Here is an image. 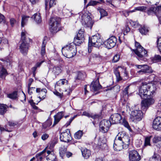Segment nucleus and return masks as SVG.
<instances>
[{
    "label": "nucleus",
    "mask_w": 161,
    "mask_h": 161,
    "mask_svg": "<svg viewBox=\"0 0 161 161\" xmlns=\"http://www.w3.org/2000/svg\"><path fill=\"white\" fill-rule=\"evenodd\" d=\"M116 42V38L114 36L110 37L103 42L99 35L92 36L91 38H89L88 52L89 53H91L92 47H98L103 44L104 46L106 48L108 49L111 48L115 45Z\"/></svg>",
    "instance_id": "obj_1"
},
{
    "label": "nucleus",
    "mask_w": 161,
    "mask_h": 161,
    "mask_svg": "<svg viewBox=\"0 0 161 161\" xmlns=\"http://www.w3.org/2000/svg\"><path fill=\"white\" fill-rule=\"evenodd\" d=\"M130 143L129 137L125 132H119L114 140L113 147L115 150L119 151L128 147Z\"/></svg>",
    "instance_id": "obj_2"
},
{
    "label": "nucleus",
    "mask_w": 161,
    "mask_h": 161,
    "mask_svg": "<svg viewBox=\"0 0 161 161\" xmlns=\"http://www.w3.org/2000/svg\"><path fill=\"white\" fill-rule=\"evenodd\" d=\"M27 33L25 31H23L21 33V43L19 47L20 52L24 55H26L28 51L29 46L28 42L30 41V39L27 37Z\"/></svg>",
    "instance_id": "obj_3"
},
{
    "label": "nucleus",
    "mask_w": 161,
    "mask_h": 161,
    "mask_svg": "<svg viewBox=\"0 0 161 161\" xmlns=\"http://www.w3.org/2000/svg\"><path fill=\"white\" fill-rule=\"evenodd\" d=\"M77 52L76 47L75 44L71 43L63 47L62 52L64 56L70 58L75 55Z\"/></svg>",
    "instance_id": "obj_4"
},
{
    "label": "nucleus",
    "mask_w": 161,
    "mask_h": 161,
    "mask_svg": "<svg viewBox=\"0 0 161 161\" xmlns=\"http://www.w3.org/2000/svg\"><path fill=\"white\" fill-rule=\"evenodd\" d=\"M79 18L81 17V22L84 27H89L91 29L93 24V22L92 21L90 17L91 13L89 12H84L82 11L79 14Z\"/></svg>",
    "instance_id": "obj_5"
},
{
    "label": "nucleus",
    "mask_w": 161,
    "mask_h": 161,
    "mask_svg": "<svg viewBox=\"0 0 161 161\" xmlns=\"http://www.w3.org/2000/svg\"><path fill=\"white\" fill-rule=\"evenodd\" d=\"M136 49L133 50L137 56L139 60H143L144 58L147 56V52L137 42H135Z\"/></svg>",
    "instance_id": "obj_6"
},
{
    "label": "nucleus",
    "mask_w": 161,
    "mask_h": 161,
    "mask_svg": "<svg viewBox=\"0 0 161 161\" xmlns=\"http://www.w3.org/2000/svg\"><path fill=\"white\" fill-rule=\"evenodd\" d=\"M60 19L58 17H53L50 19L49 22L50 30L53 33H56L59 31Z\"/></svg>",
    "instance_id": "obj_7"
},
{
    "label": "nucleus",
    "mask_w": 161,
    "mask_h": 161,
    "mask_svg": "<svg viewBox=\"0 0 161 161\" xmlns=\"http://www.w3.org/2000/svg\"><path fill=\"white\" fill-rule=\"evenodd\" d=\"M143 117V113L142 111L136 110L132 112L130 116V119L132 121L136 123L142 120Z\"/></svg>",
    "instance_id": "obj_8"
},
{
    "label": "nucleus",
    "mask_w": 161,
    "mask_h": 161,
    "mask_svg": "<svg viewBox=\"0 0 161 161\" xmlns=\"http://www.w3.org/2000/svg\"><path fill=\"white\" fill-rule=\"evenodd\" d=\"M114 72L118 80H122L121 76L128 77V73L126 68L119 67L115 69Z\"/></svg>",
    "instance_id": "obj_9"
},
{
    "label": "nucleus",
    "mask_w": 161,
    "mask_h": 161,
    "mask_svg": "<svg viewBox=\"0 0 161 161\" xmlns=\"http://www.w3.org/2000/svg\"><path fill=\"white\" fill-rule=\"evenodd\" d=\"M147 98L142 100L141 102L142 107V109L145 110L151 105L153 104L155 100L152 96L148 95Z\"/></svg>",
    "instance_id": "obj_10"
},
{
    "label": "nucleus",
    "mask_w": 161,
    "mask_h": 161,
    "mask_svg": "<svg viewBox=\"0 0 161 161\" xmlns=\"http://www.w3.org/2000/svg\"><path fill=\"white\" fill-rule=\"evenodd\" d=\"M109 120L104 119L101 121L99 124V130L103 133L108 132L111 124Z\"/></svg>",
    "instance_id": "obj_11"
},
{
    "label": "nucleus",
    "mask_w": 161,
    "mask_h": 161,
    "mask_svg": "<svg viewBox=\"0 0 161 161\" xmlns=\"http://www.w3.org/2000/svg\"><path fill=\"white\" fill-rule=\"evenodd\" d=\"M60 139L61 141L64 142H69L70 141L72 137L70 134V130L67 129L65 131L62 132L60 136Z\"/></svg>",
    "instance_id": "obj_12"
},
{
    "label": "nucleus",
    "mask_w": 161,
    "mask_h": 161,
    "mask_svg": "<svg viewBox=\"0 0 161 161\" xmlns=\"http://www.w3.org/2000/svg\"><path fill=\"white\" fill-rule=\"evenodd\" d=\"M129 156L130 161H139L141 159V156L136 150L130 151L129 153Z\"/></svg>",
    "instance_id": "obj_13"
},
{
    "label": "nucleus",
    "mask_w": 161,
    "mask_h": 161,
    "mask_svg": "<svg viewBox=\"0 0 161 161\" xmlns=\"http://www.w3.org/2000/svg\"><path fill=\"white\" fill-rule=\"evenodd\" d=\"M122 117L119 114H112L110 118L109 121L111 124H118L121 123Z\"/></svg>",
    "instance_id": "obj_14"
},
{
    "label": "nucleus",
    "mask_w": 161,
    "mask_h": 161,
    "mask_svg": "<svg viewBox=\"0 0 161 161\" xmlns=\"http://www.w3.org/2000/svg\"><path fill=\"white\" fill-rule=\"evenodd\" d=\"M142 85L140 87L139 95L142 98L145 96L148 95V90L147 89V84L146 83H142Z\"/></svg>",
    "instance_id": "obj_15"
},
{
    "label": "nucleus",
    "mask_w": 161,
    "mask_h": 161,
    "mask_svg": "<svg viewBox=\"0 0 161 161\" xmlns=\"http://www.w3.org/2000/svg\"><path fill=\"white\" fill-rule=\"evenodd\" d=\"M90 88L91 91L92 92L97 91L102 88V86L99 84V78L92 82L90 86Z\"/></svg>",
    "instance_id": "obj_16"
},
{
    "label": "nucleus",
    "mask_w": 161,
    "mask_h": 161,
    "mask_svg": "<svg viewBox=\"0 0 161 161\" xmlns=\"http://www.w3.org/2000/svg\"><path fill=\"white\" fill-rule=\"evenodd\" d=\"M153 127L155 130H161V117H158L153 121Z\"/></svg>",
    "instance_id": "obj_17"
},
{
    "label": "nucleus",
    "mask_w": 161,
    "mask_h": 161,
    "mask_svg": "<svg viewBox=\"0 0 161 161\" xmlns=\"http://www.w3.org/2000/svg\"><path fill=\"white\" fill-rule=\"evenodd\" d=\"M149 15H155L156 16H158V14L160 12L158 6L157 7H151L148 8L147 11H145Z\"/></svg>",
    "instance_id": "obj_18"
},
{
    "label": "nucleus",
    "mask_w": 161,
    "mask_h": 161,
    "mask_svg": "<svg viewBox=\"0 0 161 161\" xmlns=\"http://www.w3.org/2000/svg\"><path fill=\"white\" fill-rule=\"evenodd\" d=\"M44 150H45V155L46 153L47 154L46 156V159L47 161H57L56 156L53 152H51L49 150L46 151L45 149Z\"/></svg>",
    "instance_id": "obj_19"
},
{
    "label": "nucleus",
    "mask_w": 161,
    "mask_h": 161,
    "mask_svg": "<svg viewBox=\"0 0 161 161\" xmlns=\"http://www.w3.org/2000/svg\"><path fill=\"white\" fill-rule=\"evenodd\" d=\"M56 0H45V9L46 10L54 7L56 4Z\"/></svg>",
    "instance_id": "obj_20"
},
{
    "label": "nucleus",
    "mask_w": 161,
    "mask_h": 161,
    "mask_svg": "<svg viewBox=\"0 0 161 161\" xmlns=\"http://www.w3.org/2000/svg\"><path fill=\"white\" fill-rule=\"evenodd\" d=\"M147 86L148 93H149V94H148V95L151 96V93H152V95H153L156 90V86L155 85H153L151 83H148L147 84Z\"/></svg>",
    "instance_id": "obj_21"
},
{
    "label": "nucleus",
    "mask_w": 161,
    "mask_h": 161,
    "mask_svg": "<svg viewBox=\"0 0 161 161\" xmlns=\"http://www.w3.org/2000/svg\"><path fill=\"white\" fill-rule=\"evenodd\" d=\"M37 93H39V98L41 99H44L46 96V93L47 90L45 89H41L40 88H37L36 90Z\"/></svg>",
    "instance_id": "obj_22"
},
{
    "label": "nucleus",
    "mask_w": 161,
    "mask_h": 161,
    "mask_svg": "<svg viewBox=\"0 0 161 161\" xmlns=\"http://www.w3.org/2000/svg\"><path fill=\"white\" fill-rule=\"evenodd\" d=\"M64 114L63 111L58 112L57 114L54 116V120L53 126L57 124L64 116Z\"/></svg>",
    "instance_id": "obj_23"
},
{
    "label": "nucleus",
    "mask_w": 161,
    "mask_h": 161,
    "mask_svg": "<svg viewBox=\"0 0 161 161\" xmlns=\"http://www.w3.org/2000/svg\"><path fill=\"white\" fill-rule=\"evenodd\" d=\"M62 71V66L61 65H59L54 66L53 68L52 72L55 75H58Z\"/></svg>",
    "instance_id": "obj_24"
},
{
    "label": "nucleus",
    "mask_w": 161,
    "mask_h": 161,
    "mask_svg": "<svg viewBox=\"0 0 161 161\" xmlns=\"http://www.w3.org/2000/svg\"><path fill=\"white\" fill-rule=\"evenodd\" d=\"M47 37L46 36H45L43 39L42 46L41 49V54L42 56H44L45 53V47L46 44V40L47 39Z\"/></svg>",
    "instance_id": "obj_25"
},
{
    "label": "nucleus",
    "mask_w": 161,
    "mask_h": 161,
    "mask_svg": "<svg viewBox=\"0 0 161 161\" xmlns=\"http://www.w3.org/2000/svg\"><path fill=\"white\" fill-rule=\"evenodd\" d=\"M31 18L33 19L37 24L40 23L42 21L41 16L39 13L34 14Z\"/></svg>",
    "instance_id": "obj_26"
},
{
    "label": "nucleus",
    "mask_w": 161,
    "mask_h": 161,
    "mask_svg": "<svg viewBox=\"0 0 161 161\" xmlns=\"http://www.w3.org/2000/svg\"><path fill=\"white\" fill-rule=\"evenodd\" d=\"M45 150H43L41 152L37 154L36 155V158L37 161H42L43 158L45 157Z\"/></svg>",
    "instance_id": "obj_27"
},
{
    "label": "nucleus",
    "mask_w": 161,
    "mask_h": 161,
    "mask_svg": "<svg viewBox=\"0 0 161 161\" xmlns=\"http://www.w3.org/2000/svg\"><path fill=\"white\" fill-rule=\"evenodd\" d=\"M152 71L151 70L150 68L147 65H146L144 68H142L139 71H137V73L140 74H142L144 73H152Z\"/></svg>",
    "instance_id": "obj_28"
},
{
    "label": "nucleus",
    "mask_w": 161,
    "mask_h": 161,
    "mask_svg": "<svg viewBox=\"0 0 161 161\" xmlns=\"http://www.w3.org/2000/svg\"><path fill=\"white\" fill-rule=\"evenodd\" d=\"M85 76V74L84 72H78L75 77V79L76 80H83Z\"/></svg>",
    "instance_id": "obj_29"
},
{
    "label": "nucleus",
    "mask_w": 161,
    "mask_h": 161,
    "mask_svg": "<svg viewBox=\"0 0 161 161\" xmlns=\"http://www.w3.org/2000/svg\"><path fill=\"white\" fill-rule=\"evenodd\" d=\"M68 81L65 79H60L56 82L55 85V87H57L58 86H61L64 85H67Z\"/></svg>",
    "instance_id": "obj_30"
},
{
    "label": "nucleus",
    "mask_w": 161,
    "mask_h": 161,
    "mask_svg": "<svg viewBox=\"0 0 161 161\" xmlns=\"http://www.w3.org/2000/svg\"><path fill=\"white\" fill-rule=\"evenodd\" d=\"M8 75L6 69L3 67L0 68V77L2 79H4Z\"/></svg>",
    "instance_id": "obj_31"
},
{
    "label": "nucleus",
    "mask_w": 161,
    "mask_h": 161,
    "mask_svg": "<svg viewBox=\"0 0 161 161\" xmlns=\"http://www.w3.org/2000/svg\"><path fill=\"white\" fill-rule=\"evenodd\" d=\"M147 7L144 6H141L135 7L133 10H128L129 14L135 12L136 11H143L144 10H146Z\"/></svg>",
    "instance_id": "obj_32"
},
{
    "label": "nucleus",
    "mask_w": 161,
    "mask_h": 161,
    "mask_svg": "<svg viewBox=\"0 0 161 161\" xmlns=\"http://www.w3.org/2000/svg\"><path fill=\"white\" fill-rule=\"evenodd\" d=\"M147 7L144 6H141L135 7L133 10H128L129 14L135 12L136 11H143L144 10H146Z\"/></svg>",
    "instance_id": "obj_33"
},
{
    "label": "nucleus",
    "mask_w": 161,
    "mask_h": 161,
    "mask_svg": "<svg viewBox=\"0 0 161 161\" xmlns=\"http://www.w3.org/2000/svg\"><path fill=\"white\" fill-rule=\"evenodd\" d=\"M139 30L140 32L142 35L146 34L149 31L148 27L145 25H143L142 26Z\"/></svg>",
    "instance_id": "obj_34"
},
{
    "label": "nucleus",
    "mask_w": 161,
    "mask_h": 161,
    "mask_svg": "<svg viewBox=\"0 0 161 161\" xmlns=\"http://www.w3.org/2000/svg\"><path fill=\"white\" fill-rule=\"evenodd\" d=\"M84 40L79 38L76 36L74 38L73 43L76 46V45L79 46L84 41Z\"/></svg>",
    "instance_id": "obj_35"
},
{
    "label": "nucleus",
    "mask_w": 161,
    "mask_h": 161,
    "mask_svg": "<svg viewBox=\"0 0 161 161\" xmlns=\"http://www.w3.org/2000/svg\"><path fill=\"white\" fill-rule=\"evenodd\" d=\"M82 153L83 157L86 159L88 158L90 155V151L88 149H84L83 151H82Z\"/></svg>",
    "instance_id": "obj_36"
},
{
    "label": "nucleus",
    "mask_w": 161,
    "mask_h": 161,
    "mask_svg": "<svg viewBox=\"0 0 161 161\" xmlns=\"http://www.w3.org/2000/svg\"><path fill=\"white\" fill-rule=\"evenodd\" d=\"M8 107L6 105L1 104L0 105V114L3 115L7 111Z\"/></svg>",
    "instance_id": "obj_37"
},
{
    "label": "nucleus",
    "mask_w": 161,
    "mask_h": 161,
    "mask_svg": "<svg viewBox=\"0 0 161 161\" xmlns=\"http://www.w3.org/2000/svg\"><path fill=\"white\" fill-rule=\"evenodd\" d=\"M82 115H84L85 116H86L88 117H91L93 119H95L98 117V115H93L92 114H90L86 111L84 112Z\"/></svg>",
    "instance_id": "obj_38"
},
{
    "label": "nucleus",
    "mask_w": 161,
    "mask_h": 161,
    "mask_svg": "<svg viewBox=\"0 0 161 161\" xmlns=\"http://www.w3.org/2000/svg\"><path fill=\"white\" fill-rule=\"evenodd\" d=\"M30 17L25 15H23L22 16L21 20V26L22 27L24 26L25 25L27 22Z\"/></svg>",
    "instance_id": "obj_39"
},
{
    "label": "nucleus",
    "mask_w": 161,
    "mask_h": 161,
    "mask_svg": "<svg viewBox=\"0 0 161 161\" xmlns=\"http://www.w3.org/2000/svg\"><path fill=\"white\" fill-rule=\"evenodd\" d=\"M121 121V123H120L122 124L126 128L130 131H131V129L127 121L124 119H122Z\"/></svg>",
    "instance_id": "obj_40"
},
{
    "label": "nucleus",
    "mask_w": 161,
    "mask_h": 161,
    "mask_svg": "<svg viewBox=\"0 0 161 161\" xmlns=\"http://www.w3.org/2000/svg\"><path fill=\"white\" fill-rule=\"evenodd\" d=\"M76 36L79 38H81L84 40V29H81L78 31Z\"/></svg>",
    "instance_id": "obj_41"
},
{
    "label": "nucleus",
    "mask_w": 161,
    "mask_h": 161,
    "mask_svg": "<svg viewBox=\"0 0 161 161\" xmlns=\"http://www.w3.org/2000/svg\"><path fill=\"white\" fill-rule=\"evenodd\" d=\"M97 10L99 11L101 17L100 19L102 17L107 16L108 13L104 9L100 8H99L97 9Z\"/></svg>",
    "instance_id": "obj_42"
},
{
    "label": "nucleus",
    "mask_w": 161,
    "mask_h": 161,
    "mask_svg": "<svg viewBox=\"0 0 161 161\" xmlns=\"http://www.w3.org/2000/svg\"><path fill=\"white\" fill-rule=\"evenodd\" d=\"M67 151V148L64 147H61L59 149V154L60 156L63 158L64 154L66 153Z\"/></svg>",
    "instance_id": "obj_43"
},
{
    "label": "nucleus",
    "mask_w": 161,
    "mask_h": 161,
    "mask_svg": "<svg viewBox=\"0 0 161 161\" xmlns=\"http://www.w3.org/2000/svg\"><path fill=\"white\" fill-rule=\"evenodd\" d=\"M82 135V131L79 130L75 133L74 137L76 139H80L81 138Z\"/></svg>",
    "instance_id": "obj_44"
},
{
    "label": "nucleus",
    "mask_w": 161,
    "mask_h": 161,
    "mask_svg": "<svg viewBox=\"0 0 161 161\" xmlns=\"http://www.w3.org/2000/svg\"><path fill=\"white\" fill-rule=\"evenodd\" d=\"M151 137L152 136H150L146 137L145 138V143L144 145V146L146 147L147 146L150 145V141Z\"/></svg>",
    "instance_id": "obj_45"
},
{
    "label": "nucleus",
    "mask_w": 161,
    "mask_h": 161,
    "mask_svg": "<svg viewBox=\"0 0 161 161\" xmlns=\"http://www.w3.org/2000/svg\"><path fill=\"white\" fill-rule=\"evenodd\" d=\"M17 93L16 92H14L12 93L8 94L7 97L12 99H15L16 98Z\"/></svg>",
    "instance_id": "obj_46"
},
{
    "label": "nucleus",
    "mask_w": 161,
    "mask_h": 161,
    "mask_svg": "<svg viewBox=\"0 0 161 161\" xmlns=\"http://www.w3.org/2000/svg\"><path fill=\"white\" fill-rule=\"evenodd\" d=\"M150 161H160L159 156L157 154H154L150 158Z\"/></svg>",
    "instance_id": "obj_47"
},
{
    "label": "nucleus",
    "mask_w": 161,
    "mask_h": 161,
    "mask_svg": "<svg viewBox=\"0 0 161 161\" xmlns=\"http://www.w3.org/2000/svg\"><path fill=\"white\" fill-rule=\"evenodd\" d=\"M161 141V137L159 136H155L153 139V142L154 143H157Z\"/></svg>",
    "instance_id": "obj_48"
},
{
    "label": "nucleus",
    "mask_w": 161,
    "mask_h": 161,
    "mask_svg": "<svg viewBox=\"0 0 161 161\" xmlns=\"http://www.w3.org/2000/svg\"><path fill=\"white\" fill-rule=\"evenodd\" d=\"M129 23L134 28H136L138 26V24L137 22L130 20Z\"/></svg>",
    "instance_id": "obj_49"
},
{
    "label": "nucleus",
    "mask_w": 161,
    "mask_h": 161,
    "mask_svg": "<svg viewBox=\"0 0 161 161\" xmlns=\"http://www.w3.org/2000/svg\"><path fill=\"white\" fill-rule=\"evenodd\" d=\"M129 86H127L126 88H125L124 90L123 91V94L124 95V96H127V97H128V91L129 88Z\"/></svg>",
    "instance_id": "obj_50"
},
{
    "label": "nucleus",
    "mask_w": 161,
    "mask_h": 161,
    "mask_svg": "<svg viewBox=\"0 0 161 161\" xmlns=\"http://www.w3.org/2000/svg\"><path fill=\"white\" fill-rule=\"evenodd\" d=\"M99 3L98 2L96 1H91L87 5L88 6H94L97 5L98 3Z\"/></svg>",
    "instance_id": "obj_51"
},
{
    "label": "nucleus",
    "mask_w": 161,
    "mask_h": 161,
    "mask_svg": "<svg viewBox=\"0 0 161 161\" xmlns=\"http://www.w3.org/2000/svg\"><path fill=\"white\" fill-rule=\"evenodd\" d=\"M120 58V55L119 54H116L114 57L113 59V62H118Z\"/></svg>",
    "instance_id": "obj_52"
},
{
    "label": "nucleus",
    "mask_w": 161,
    "mask_h": 161,
    "mask_svg": "<svg viewBox=\"0 0 161 161\" xmlns=\"http://www.w3.org/2000/svg\"><path fill=\"white\" fill-rule=\"evenodd\" d=\"M30 103L32 108L35 110H39L37 107L36 106L35 103L33 102L32 100L30 101Z\"/></svg>",
    "instance_id": "obj_53"
},
{
    "label": "nucleus",
    "mask_w": 161,
    "mask_h": 161,
    "mask_svg": "<svg viewBox=\"0 0 161 161\" xmlns=\"http://www.w3.org/2000/svg\"><path fill=\"white\" fill-rule=\"evenodd\" d=\"M157 42L158 48L161 51V37L158 38Z\"/></svg>",
    "instance_id": "obj_54"
},
{
    "label": "nucleus",
    "mask_w": 161,
    "mask_h": 161,
    "mask_svg": "<svg viewBox=\"0 0 161 161\" xmlns=\"http://www.w3.org/2000/svg\"><path fill=\"white\" fill-rule=\"evenodd\" d=\"M120 14L124 15L126 17L128 16L129 14L128 10L121 11H120Z\"/></svg>",
    "instance_id": "obj_55"
},
{
    "label": "nucleus",
    "mask_w": 161,
    "mask_h": 161,
    "mask_svg": "<svg viewBox=\"0 0 161 161\" xmlns=\"http://www.w3.org/2000/svg\"><path fill=\"white\" fill-rule=\"evenodd\" d=\"M130 31V28L128 26H126L125 27L124 29V34L125 35H126L128 32H129Z\"/></svg>",
    "instance_id": "obj_56"
},
{
    "label": "nucleus",
    "mask_w": 161,
    "mask_h": 161,
    "mask_svg": "<svg viewBox=\"0 0 161 161\" xmlns=\"http://www.w3.org/2000/svg\"><path fill=\"white\" fill-rule=\"evenodd\" d=\"M5 22V19L4 16L2 14H0V24L4 23Z\"/></svg>",
    "instance_id": "obj_57"
},
{
    "label": "nucleus",
    "mask_w": 161,
    "mask_h": 161,
    "mask_svg": "<svg viewBox=\"0 0 161 161\" xmlns=\"http://www.w3.org/2000/svg\"><path fill=\"white\" fill-rule=\"evenodd\" d=\"M18 124V123L14 121H9L8 122V125L10 126H14Z\"/></svg>",
    "instance_id": "obj_58"
},
{
    "label": "nucleus",
    "mask_w": 161,
    "mask_h": 161,
    "mask_svg": "<svg viewBox=\"0 0 161 161\" xmlns=\"http://www.w3.org/2000/svg\"><path fill=\"white\" fill-rule=\"evenodd\" d=\"M35 87H28V93L30 95H31L33 92L35 91Z\"/></svg>",
    "instance_id": "obj_59"
},
{
    "label": "nucleus",
    "mask_w": 161,
    "mask_h": 161,
    "mask_svg": "<svg viewBox=\"0 0 161 161\" xmlns=\"http://www.w3.org/2000/svg\"><path fill=\"white\" fill-rule=\"evenodd\" d=\"M1 60L3 61H5V64L6 65H10V60L8 59H1Z\"/></svg>",
    "instance_id": "obj_60"
},
{
    "label": "nucleus",
    "mask_w": 161,
    "mask_h": 161,
    "mask_svg": "<svg viewBox=\"0 0 161 161\" xmlns=\"http://www.w3.org/2000/svg\"><path fill=\"white\" fill-rule=\"evenodd\" d=\"M49 137V135L47 133H44L43 134L41 138L43 140H46Z\"/></svg>",
    "instance_id": "obj_61"
},
{
    "label": "nucleus",
    "mask_w": 161,
    "mask_h": 161,
    "mask_svg": "<svg viewBox=\"0 0 161 161\" xmlns=\"http://www.w3.org/2000/svg\"><path fill=\"white\" fill-rule=\"evenodd\" d=\"M53 93L55 95L58 97L60 98H62L63 97L62 94L59 93L57 91H54Z\"/></svg>",
    "instance_id": "obj_62"
},
{
    "label": "nucleus",
    "mask_w": 161,
    "mask_h": 161,
    "mask_svg": "<svg viewBox=\"0 0 161 161\" xmlns=\"http://www.w3.org/2000/svg\"><path fill=\"white\" fill-rule=\"evenodd\" d=\"M97 146H96L98 148H100L101 145H102V143L101 141L100 140H98V143L97 144L96 143H95Z\"/></svg>",
    "instance_id": "obj_63"
},
{
    "label": "nucleus",
    "mask_w": 161,
    "mask_h": 161,
    "mask_svg": "<svg viewBox=\"0 0 161 161\" xmlns=\"http://www.w3.org/2000/svg\"><path fill=\"white\" fill-rule=\"evenodd\" d=\"M52 124L51 121L50 120H47L46 121L45 123V125H46V127L50 126Z\"/></svg>",
    "instance_id": "obj_64"
}]
</instances>
